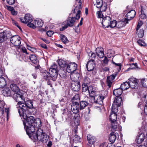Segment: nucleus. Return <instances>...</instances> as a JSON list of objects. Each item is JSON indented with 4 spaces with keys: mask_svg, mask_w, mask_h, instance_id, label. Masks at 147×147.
<instances>
[{
    "mask_svg": "<svg viewBox=\"0 0 147 147\" xmlns=\"http://www.w3.org/2000/svg\"><path fill=\"white\" fill-rule=\"evenodd\" d=\"M22 117L25 120L24 121L23 124L26 132L34 131L35 130V126L40 127L41 126V122L39 118L35 119L33 117H28L27 114L26 117Z\"/></svg>",
    "mask_w": 147,
    "mask_h": 147,
    "instance_id": "nucleus-1",
    "label": "nucleus"
},
{
    "mask_svg": "<svg viewBox=\"0 0 147 147\" xmlns=\"http://www.w3.org/2000/svg\"><path fill=\"white\" fill-rule=\"evenodd\" d=\"M33 132H26L29 138L31 139L34 142H36L38 140L43 143H46L48 140V137L43 132L41 128L38 129L36 132L35 133Z\"/></svg>",
    "mask_w": 147,
    "mask_h": 147,
    "instance_id": "nucleus-2",
    "label": "nucleus"
},
{
    "mask_svg": "<svg viewBox=\"0 0 147 147\" xmlns=\"http://www.w3.org/2000/svg\"><path fill=\"white\" fill-rule=\"evenodd\" d=\"M14 97V100L18 102L16 105V108L18 109V111L20 116H24V117L26 116V113L28 112L27 109V106L26 103L25 98L23 95L18 97L17 98V96Z\"/></svg>",
    "mask_w": 147,
    "mask_h": 147,
    "instance_id": "nucleus-3",
    "label": "nucleus"
},
{
    "mask_svg": "<svg viewBox=\"0 0 147 147\" xmlns=\"http://www.w3.org/2000/svg\"><path fill=\"white\" fill-rule=\"evenodd\" d=\"M77 6L74 10L72 11L73 16L76 15V17H69L67 19L66 24L65 25V29L68 26H73L76 22V20H78L80 18V13L82 10L81 5Z\"/></svg>",
    "mask_w": 147,
    "mask_h": 147,
    "instance_id": "nucleus-4",
    "label": "nucleus"
},
{
    "mask_svg": "<svg viewBox=\"0 0 147 147\" xmlns=\"http://www.w3.org/2000/svg\"><path fill=\"white\" fill-rule=\"evenodd\" d=\"M65 67L66 68L67 71L70 73V78L71 80L72 81L77 80V78L74 77L77 74L74 73L77 68V64L75 63H65Z\"/></svg>",
    "mask_w": 147,
    "mask_h": 147,
    "instance_id": "nucleus-5",
    "label": "nucleus"
},
{
    "mask_svg": "<svg viewBox=\"0 0 147 147\" xmlns=\"http://www.w3.org/2000/svg\"><path fill=\"white\" fill-rule=\"evenodd\" d=\"M102 26L104 28H108L110 27L113 28L115 26V20H111V18L109 16H106L103 18L102 22Z\"/></svg>",
    "mask_w": 147,
    "mask_h": 147,
    "instance_id": "nucleus-6",
    "label": "nucleus"
},
{
    "mask_svg": "<svg viewBox=\"0 0 147 147\" xmlns=\"http://www.w3.org/2000/svg\"><path fill=\"white\" fill-rule=\"evenodd\" d=\"M59 69L57 64L54 63L49 69V73L50 77L53 78V80L55 81L58 75V72H59Z\"/></svg>",
    "mask_w": 147,
    "mask_h": 147,
    "instance_id": "nucleus-7",
    "label": "nucleus"
},
{
    "mask_svg": "<svg viewBox=\"0 0 147 147\" xmlns=\"http://www.w3.org/2000/svg\"><path fill=\"white\" fill-rule=\"evenodd\" d=\"M10 88L12 91V97L14 99V97L17 96V98L23 95V94L20 92V88L18 86L15 84H12L10 85Z\"/></svg>",
    "mask_w": 147,
    "mask_h": 147,
    "instance_id": "nucleus-8",
    "label": "nucleus"
},
{
    "mask_svg": "<svg viewBox=\"0 0 147 147\" xmlns=\"http://www.w3.org/2000/svg\"><path fill=\"white\" fill-rule=\"evenodd\" d=\"M5 103L3 100H0V113L3 116H6L7 120L9 118V111L10 110L9 108H5L3 109Z\"/></svg>",
    "mask_w": 147,
    "mask_h": 147,
    "instance_id": "nucleus-9",
    "label": "nucleus"
},
{
    "mask_svg": "<svg viewBox=\"0 0 147 147\" xmlns=\"http://www.w3.org/2000/svg\"><path fill=\"white\" fill-rule=\"evenodd\" d=\"M122 98L121 97H116L113 102L112 107V111L115 112H117L118 107L120 106L122 103Z\"/></svg>",
    "mask_w": 147,
    "mask_h": 147,
    "instance_id": "nucleus-10",
    "label": "nucleus"
},
{
    "mask_svg": "<svg viewBox=\"0 0 147 147\" xmlns=\"http://www.w3.org/2000/svg\"><path fill=\"white\" fill-rule=\"evenodd\" d=\"M11 36V34L9 30H5L3 32L0 33V42H3L10 38Z\"/></svg>",
    "mask_w": 147,
    "mask_h": 147,
    "instance_id": "nucleus-11",
    "label": "nucleus"
},
{
    "mask_svg": "<svg viewBox=\"0 0 147 147\" xmlns=\"http://www.w3.org/2000/svg\"><path fill=\"white\" fill-rule=\"evenodd\" d=\"M43 24V22L41 19H38L34 20L33 23H30L27 25L29 27L35 29L36 27H42Z\"/></svg>",
    "mask_w": 147,
    "mask_h": 147,
    "instance_id": "nucleus-12",
    "label": "nucleus"
},
{
    "mask_svg": "<svg viewBox=\"0 0 147 147\" xmlns=\"http://www.w3.org/2000/svg\"><path fill=\"white\" fill-rule=\"evenodd\" d=\"M58 64L59 65V69L60 68L59 71V75L61 78L64 77V61L62 59H60L57 61Z\"/></svg>",
    "mask_w": 147,
    "mask_h": 147,
    "instance_id": "nucleus-13",
    "label": "nucleus"
},
{
    "mask_svg": "<svg viewBox=\"0 0 147 147\" xmlns=\"http://www.w3.org/2000/svg\"><path fill=\"white\" fill-rule=\"evenodd\" d=\"M10 38V41L13 45L16 46L20 45L21 43V38L18 36H13Z\"/></svg>",
    "mask_w": 147,
    "mask_h": 147,
    "instance_id": "nucleus-14",
    "label": "nucleus"
},
{
    "mask_svg": "<svg viewBox=\"0 0 147 147\" xmlns=\"http://www.w3.org/2000/svg\"><path fill=\"white\" fill-rule=\"evenodd\" d=\"M129 88L132 89H136L138 87V83L137 80L134 78H131L129 79Z\"/></svg>",
    "mask_w": 147,
    "mask_h": 147,
    "instance_id": "nucleus-15",
    "label": "nucleus"
},
{
    "mask_svg": "<svg viewBox=\"0 0 147 147\" xmlns=\"http://www.w3.org/2000/svg\"><path fill=\"white\" fill-rule=\"evenodd\" d=\"M106 96L105 95L103 96L102 94L95 95L93 98L94 102L99 105H102L103 103V99Z\"/></svg>",
    "mask_w": 147,
    "mask_h": 147,
    "instance_id": "nucleus-16",
    "label": "nucleus"
},
{
    "mask_svg": "<svg viewBox=\"0 0 147 147\" xmlns=\"http://www.w3.org/2000/svg\"><path fill=\"white\" fill-rule=\"evenodd\" d=\"M136 14V12L134 10H131L129 11L127 14L125 16L126 18L125 19L127 20L128 22V21L131 20L134 17Z\"/></svg>",
    "mask_w": 147,
    "mask_h": 147,
    "instance_id": "nucleus-17",
    "label": "nucleus"
},
{
    "mask_svg": "<svg viewBox=\"0 0 147 147\" xmlns=\"http://www.w3.org/2000/svg\"><path fill=\"white\" fill-rule=\"evenodd\" d=\"M95 65L94 59L90 60L87 63L86 67L88 71H91L94 68Z\"/></svg>",
    "mask_w": 147,
    "mask_h": 147,
    "instance_id": "nucleus-18",
    "label": "nucleus"
},
{
    "mask_svg": "<svg viewBox=\"0 0 147 147\" xmlns=\"http://www.w3.org/2000/svg\"><path fill=\"white\" fill-rule=\"evenodd\" d=\"M80 109L79 104L72 103L71 106V112L74 114L77 113Z\"/></svg>",
    "mask_w": 147,
    "mask_h": 147,
    "instance_id": "nucleus-19",
    "label": "nucleus"
},
{
    "mask_svg": "<svg viewBox=\"0 0 147 147\" xmlns=\"http://www.w3.org/2000/svg\"><path fill=\"white\" fill-rule=\"evenodd\" d=\"M116 76L114 75H112L108 76L107 79V84L109 88L111 87L113 80L115 79Z\"/></svg>",
    "mask_w": 147,
    "mask_h": 147,
    "instance_id": "nucleus-20",
    "label": "nucleus"
},
{
    "mask_svg": "<svg viewBox=\"0 0 147 147\" xmlns=\"http://www.w3.org/2000/svg\"><path fill=\"white\" fill-rule=\"evenodd\" d=\"M103 49L101 47L97 48L96 50V53L97 55L100 58H102L104 57Z\"/></svg>",
    "mask_w": 147,
    "mask_h": 147,
    "instance_id": "nucleus-21",
    "label": "nucleus"
},
{
    "mask_svg": "<svg viewBox=\"0 0 147 147\" xmlns=\"http://www.w3.org/2000/svg\"><path fill=\"white\" fill-rule=\"evenodd\" d=\"M128 23L127 20L125 19L124 21H119L117 22L115 20V26L118 28H120L125 26L126 24Z\"/></svg>",
    "mask_w": 147,
    "mask_h": 147,
    "instance_id": "nucleus-22",
    "label": "nucleus"
},
{
    "mask_svg": "<svg viewBox=\"0 0 147 147\" xmlns=\"http://www.w3.org/2000/svg\"><path fill=\"white\" fill-rule=\"evenodd\" d=\"M2 93L3 95L6 96H11L12 97V93L11 92L8 88H6L3 90Z\"/></svg>",
    "mask_w": 147,
    "mask_h": 147,
    "instance_id": "nucleus-23",
    "label": "nucleus"
},
{
    "mask_svg": "<svg viewBox=\"0 0 147 147\" xmlns=\"http://www.w3.org/2000/svg\"><path fill=\"white\" fill-rule=\"evenodd\" d=\"M144 138V134L142 133L137 136L136 140L138 144H140L143 141Z\"/></svg>",
    "mask_w": 147,
    "mask_h": 147,
    "instance_id": "nucleus-24",
    "label": "nucleus"
},
{
    "mask_svg": "<svg viewBox=\"0 0 147 147\" xmlns=\"http://www.w3.org/2000/svg\"><path fill=\"white\" fill-rule=\"evenodd\" d=\"M118 136L117 134H114L113 132H111L109 136V140L112 143L114 142L117 136Z\"/></svg>",
    "mask_w": 147,
    "mask_h": 147,
    "instance_id": "nucleus-25",
    "label": "nucleus"
},
{
    "mask_svg": "<svg viewBox=\"0 0 147 147\" xmlns=\"http://www.w3.org/2000/svg\"><path fill=\"white\" fill-rule=\"evenodd\" d=\"M111 125L112 129L115 131L118 130L121 128V126L116 121L115 122H111Z\"/></svg>",
    "mask_w": 147,
    "mask_h": 147,
    "instance_id": "nucleus-26",
    "label": "nucleus"
},
{
    "mask_svg": "<svg viewBox=\"0 0 147 147\" xmlns=\"http://www.w3.org/2000/svg\"><path fill=\"white\" fill-rule=\"evenodd\" d=\"M33 18L32 15L29 13L26 14L24 17V20H25L26 23H28V24L32 23L31 22Z\"/></svg>",
    "mask_w": 147,
    "mask_h": 147,
    "instance_id": "nucleus-27",
    "label": "nucleus"
},
{
    "mask_svg": "<svg viewBox=\"0 0 147 147\" xmlns=\"http://www.w3.org/2000/svg\"><path fill=\"white\" fill-rule=\"evenodd\" d=\"M71 87L72 90L74 91H78L80 89V86L79 82H78L72 83Z\"/></svg>",
    "mask_w": 147,
    "mask_h": 147,
    "instance_id": "nucleus-28",
    "label": "nucleus"
},
{
    "mask_svg": "<svg viewBox=\"0 0 147 147\" xmlns=\"http://www.w3.org/2000/svg\"><path fill=\"white\" fill-rule=\"evenodd\" d=\"M123 90L121 88L115 89L113 91V94L116 97H119L122 94Z\"/></svg>",
    "mask_w": 147,
    "mask_h": 147,
    "instance_id": "nucleus-29",
    "label": "nucleus"
},
{
    "mask_svg": "<svg viewBox=\"0 0 147 147\" xmlns=\"http://www.w3.org/2000/svg\"><path fill=\"white\" fill-rule=\"evenodd\" d=\"M87 139L89 143L91 144H93L96 140V138L94 137L90 134L88 135Z\"/></svg>",
    "mask_w": 147,
    "mask_h": 147,
    "instance_id": "nucleus-30",
    "label": "nucleus"
},
{
    "mask_svg": "<svg viewBox=\"0 0 147 147\" xmlns=\"http://www.w3.org/2000/svg\"><path fill=\"white\" fill-rule=\"evenodd\" d=\"M110 115V119L111 122H115L116 121L117 117L116 113L117 112H115L112 111Z\"/></svg>",
    "mask_w": 147,
    "mask_h": 147,
    "instance_id": "nucleus-31",
    "label": "nucleus"
},
{
    "mask_svg": "<svg viewBox=\"0 0 147 147\" xmlns=\"http://www.w3.org/2000/svg\"><path fill=\"white\" fill-rule=\"evenodd\" d=\"M129 88V81L126 82H123L121 84L120 88L123 90H125Z\"/></svg>",
    "mask_w": 147,
    "mask_h": 147,
    "instance_id": "nucleus-32",
    "label": "nucleus"
},
{
    "mask_svg": "<svg viewBox=\"0 0 147 147\" xmlns=\"http://www.w3.org/2000/svg\"><path fill=\"white\" fill-rule=\"evenodd\" d=\"M72 103L75 104H79L80 102V98L78 94L75 95L72 98Z\"/></svg>",
    "mask_w": 147,
    "mask_h": 147,
    "instance_id": "nucleus-33",
    "label": "nucleus"
},
{
    "mask_svg": "<svg viewBox=\"0 0 147 147\" xmlns=\"http://www.w3.org/2000/svg\"><path fill=\"white\" fill-rule=\"evenodd\" d=\"M6 84L5 79L3 77H0V88L4 87Z\"/></svg>",
    "mask_w": 147,
    "mask_h": 147,
    "instance_id": "nucleus-34",
    "label": "nucleus"
},
{
    "mask_svg": "<svg viewBox=\"0 0 147 147\" xmlns=\"http://www.w3.org/2000/svg\"><path fill=\"white\" fill-rule=\"evenodd\" d=\"M29 59L34 64H36L38 62L37 57L35 55H31L29 56Z\"/></svg>",
    "mask_w": 147,
    "mask_h": 147,
    "instance_id": "nucleus-35",
    "label": "nucleus"
},
{
    "mask_svg": "<svg viewBox=\"0 0 147 147\" xmlns=\"http://www.w3.org/2000/svg\"><path fill=\"white\" fill-rule=\"evenodd\" d=\"M96 4H94L96 5V7L98 8H100L102 5L103 1L102 0H96Z\"/></svg>",
    "mask_w": 147,
    "mask_h": 147,
    "instance_id": "nucleus-36",
    "label": "nucleus"
},
{
    "mask_svg": "<svg viewBox=\"0 0 147 147\" xmlns=\"http://www.w3.org/2000/svg\"><path fill=\"white\" fill-rule=\"evenodd\" d=\"M88 103L86 101H81L80 105V110H81L83 109L87 105H88Z\"/></svg>",
    "mask_w": 147,
    "mask_h": 147,
    "instance_id": "nucleus-37",
    "label": "nucleus"
},
{
    "mask_svg": "<svg viewBox=\"0 0 147 147\" xmlns=\"http://www.w3.org/2000/svg\"><path fill=\"white\" fill-rule=\"evenodd\" d=\"M26 103L27 106V108L32 109L34 108L32 104V101L31 100H28L26 101Z\"/></svg>",
    "mask_w": 147,
    "mask_h": 147,
    "instance_id": "nucleus-38",
    "label": "nucleus"
},
{
    "mask_svg": "<svg viewBox=\"0 0 147 147\" xmlns=\"http://www.w3.org/2000/svg\"><path fill=\"white\" fill-rule=\"evenodd\" d=\"M42 75L43 77V78L45 80H47L48 79L50 75L49 74V72H48L47 71H45L42 72Z\"/></svg>",
    "mask_w": 147,
    "mask_h": 147,
    "instance_id": "nucleus-39",
    "label": "nucleus"
},
{
    "mask_svg": "<svg viewBox=\"0 0 147 147\" xmlns=\"http://www.w3.org/2000/svg\"><path fill=\"white\" fill-rule=\"evenodd\" d=\"M73 140L74 142L76 143L80 142L81 140L80 137L77 135L74 136Z\"/></svg>",
    "mask_w": 147,
    "mask_h": 147,
    "instance_id": "nucleus-40",
    "label": "nucleus"
},
{
    "mask_svg": "<svg viewBox=\"0 0 147 147\" xmlns=\"http://www.w3.org/2000/svg\"><path fill=\"white\" fill-rule=\"evenodd\" d=\"M88 88L87 85L85 84H82V91L83 92L87 93Z\"/></svg>",
    "mask_w": 147,
    "mask_h": 147,
    "instance_id": "nucleus-41",
    "label": "nucleus"
},
{
    "mask_svg": "<svg viewBox=\"0 0 147 147\" xmlns=\"http://www.w3.org/2000/svg\"><path fill=\"white\" fill-rule=\"evenodd\" d=\"M142 86L145 87H147V79H143L142 80Z\"/></svg>",
    "mask_w": 147,
    "mask_h": 147,
    "instance_id": "nucleus-42",
    "label": "nucleus"
},
{
    "mask_svg": "<svg viewBox=\"0 0 147 147\" xmlns=\"http://www.w3.org/2000/svg\"><path fill=\"white\" fill-rule=\"evenodd\" d=\"M137 43L140 45L142 46H145L146 45L144 42L141 39H139L137 41Z\"/></svg>",
    "mask_w": 147,
    "mask_h": 147,
    "instance_id": "nucleus-43",
    "label": "nucleus"
},
{
    "mask_svg": "<svg viewBox=\"0 0 147 147\" xmlns=\"http://www.w3.org/2000/svg\"><path fill=\"white\" fill-rule=\"evenodd\" d=\"M140 18L142 19H146L147 18L146 15L142 11H141V14L140 16Z\"/></svg>",
    "mask_w": 147,
    "mask_h": 147,
    "instance_id": "nucleus-44",
    "label": "nucleus"
},
{
    "mask_svg": "<svg viewBox=\"0 0 147 147\" xmlns=\"http://www.w3.org/2000/svg\"><path fill=\"white\" fill-rule=\"evenodd\" d=\"M128 65L130 66L131 69H132L136 68H138L137 63H132L129 64Z\"/></svg>",
    "mask_w": 147,
    "mask_h": 147,
    "instance_id": "nucleus-45",
    "label": "nucleus"
},
{
    "mask_svg": "<svg viewBox=\"0 0 147 147\" xmlns=\"http://www.w3.org/2000/svg\"><path fill=\"white\" fill-rule=\"evenodd\" d=\"M144 31L143 30L140 29L139 33L138 34V36L140 38L144 36Z\"/></svg>",
    "mask_w": 147,
    "mask_h": 147,
    "instance_id": "nucleus-46",
    "label": "nucleus"
},
{
    "mask_svg": "<svg viewBox=\"0 0 147 147\" xmlns=\"http://www.w3.org/2000/svg\"><path fill=\"white\" fill-rule=\"evenodd\" d=\"M90 83V81L89 78H88L86 77L85 78L84 80V83L83 84H89Z\"/></svg>",
    "mask_w": 147,
    "mask_h": 147,
    "instance_id": "nucleus-47",
    "label": "nucleus"
},
{
    "mask_svg": "<svg viewBox=\"0 0 147 147\" xmlns=\"http://www.w3.org/2000/svg\"><path fill=\"white\" fill-rule=\"evenodd\" d=\"M113 63L115 65L118 66V71L120 70L121 67V63H117L114 62L113 61H112Z\"/></svg>",
    "mask_w": 147,
    "mask_h": 147,
    "instance_id": "nucleus-48",
    "label": "nucleus"
},
{
    "mask_svg": "<svg viewBox=\"0 0 147 147\" xmlns=\"http://www.w3.org/2000/svg\"><path fill=\"white\" fill-rule=\"evenodd\" d=\"M97 14L98 16V18H103V15H102L101 11H98L97 12Z\"/></svg>",
    "mask_w": 147,
    "mask_h": 147,
    "instance_id": "nucleus-49",
    "label": "nucleus"
},
{
    "mask_svg": "<svg viewBox=\"0 0 147 147\" xmlns=\"http://www.w3.org/2000/svg\"><path fill=\"white\" fill-rule=\"evenodd\" d=\"M88 94H89L90 97H93V98H94L95 95H95V92L94 90L92 91H91Z\"/></svg>",
    "mask_w": 147,
    "mask_h": 147,
    "instance_id": "nucleus-50",
    "label": "nucleus"
},
{
    "mask_svg": "<svg viewBox=\"0 0 147 147\" xmlns=\"http://www.w3.org/2000/svg\"><path fill=\"white\" fill-rule=\"evenodd\" d=\"M7 2L8 4L10 5H12L14 3L15 0H7Z\"/></svg>",
    "mask_w": 147,
    "mask_h": 147,
    "instance_id": "nucleus-51",
    "label": "nucleus"
},
{
    "mask_svg": "<svg viewBox=\"0 0 147 147\" xmlns=\"http://www.w3.org/2000/svg\"><path fill=\"white\" fill-rule=\"evenodd\" d=\"M27 49L33 52L36 51V49H35L34 48L31 47L29 46H28Z\"/></svg>",
    "mask_w": 147,
    "mask_h": 147,
    "instance_id": "nucleus-52",
    "label": "nucleus"
},
{
    "mask_svg": "<svg viewBox=\"0 0 147 147\" xmlns=\"http://www.w3.org/2000/svg\"><path fill=\"white\" fill-rule=\"evenodd\" d=\"M46 34L48 36L51 37L53 34V32L52 31H49L47 32Z\"/></svg>",
    "mask_w": 147,
    "mask_h": 147,
    "instance_id": "nucleus-53",
    "label": "nucleus"
},
{
    "mask_svg": "<svg viewBox=\"0 0 147 147\" xmlns=\"http://www.w3.org/2000/svg\"><path fill=\"white\" fill-rule=\"evenodd\" d=\"M103 61L104 64H107L108 62L109 61V60L107 58L106 56L105 57L104 59L103 60Z\"/></svg>",
    "mask_w": 147,
    "mask_h": 147,
    "instance_id": "nucleus-54",
    "label": "nucleus"
},
{
    "mask_svg": "<svg viewBox=\"0 0 147 147\" xmlns=\"http://www.w3.org/2000/svg\"><path fill=\"white\" fill-rule=\"evenodd\" d=\"M93 90H94L93 88V87L91 86H89L88 88L87 93H89L90 92L92 91Z\"/></svg>",
    "mask_w": 147,
    "mask_h": 147,
    "instance_id": "nucleus-55",
    "label": "nucleus"
},
{
    "mask_svg": "<svg viewBox=\"0 0 147 147\" xmlns=\"http://www.w3.org/2000/svg\"><path fill=\"white\" fill-rule=\"evenodd\" d=\"M142 24V22L140 21L138 22L136 28V30H138Z\"/></svg>",
    "mask_w": 147,
    "mask_h": 147,
    "instance_id": "nucleus-56",
    "label": "nucleus"
},
{
    "mask_svg": "<svg viewBox=\"0 0 147 147\" xmlns=\"http://www.w3.org/2000/svg\"><path fill=\"white\" fill-rule=\"evenodd\" d=\"M40 45L42 48L45 49H47V47L46 44L43 43H40Z\"/></svg>",
    "mask_w": 147,
    "mask_h": 147,
    "instance_id": "nucleus-57",
    "label": "nucleus"
},
{
    "mask_svg": "<svg viewBox=\"0 0 147 147\" xmlns=\"http://www.w3.org/2000/svg\"><path fill=\"white\" fill-rule=\"evenodd\" d=\"M106 147H115V145L113 143L108 144Z\"/></svg>",
    "mask_w": 147,
    "mask_h": 147,
    "instance_id": "nucleus-58",
    "label": "nucleus"
},
{
    "mask_svg": "<svg viewBox=\"0 0 147 147\" xmlns=\"http://www.w3.org/2000/svg\"><path fill=\"white\" fill-rule=\"evenodd\" d=\"M90 57L92 58L91 60L93 59H94L96 57V55L95 53H90Z\"/></svg>",
    "mask_w": 147,
    "mask_h": 147,
    "instance_id": "nucleus-59",
    "label": "nucleus"
},
{
    "mask_svg": "<svg viewBox=\"0 0 147 147\" xmlns=\"http://www.w3.org/2000/svg\"><path fill=\"white\" fill-rule=\"evenodd\" d=\"M6 8L8 10L11 11L13 9V8L10 6H6Z\"/></svg>",
    "mask_w": 147,
    "mask_h": 147,
    "instance_id": "nucleus-60",
    "label": "nucleus"
},
{
    "mask_svg": "<svg viewBox=\"0 0 147 147\" xmlns=\"http://www.w3.org/2000/svg\"><path fill=\"white\" fill-rule=\"evenodd\" d=\"M83 0H76V2L77 3H78V5L80 6L81 5L82 2H83Z\"/></svg>",
    "mask_w": 147,
    "mask_h": 147,
    "instance_id": "nucleus-61",
    "label": "nucleus"
},
{
    "mask_svg": "<svg viewBox=\"0 0 147 147\" xmlns=\"http://www.w3.org/2000/svg\"><path fill=\"white\" fill-rule=\"evenodd\" d=\"M40 39L47 44H49V41L45 38H40Z\"/></svg>",
    "mask_w": 147,
    "mask_h": 147,
    "instance_id": "nucleus-62",
    "label": "nucleus"
},
{
    "mask_svg": "<svg viewBox=\"0 0 147 147\" xmlns=\"http://www.w3.org/2000/svg\"><path fill=\"white\" fill-rule=\"evenodd\" d=\"M11 13L13 15H16L17 14V12L14 9H13L11 11Z\"/></svg>",
    "mask_w": 147,
    "mask_h": 147,
    "instance_id": "nucleus-63",
    "label": "nucleus"
},
{
    "mask_svg": "<svg viewBox=\"0 0 147 147\" xmlns=\"http://www.w3.org/2000/svg\"><path fill=\"white\" fill-rule=\"evenodd\" d=\"M144 113L146 115H147V103H146L144 109Z\"/></svg>",
    "mask_w": 147,
    "mask_h": 147,
    "instance_id": "nucleus-64",
    "label": "nucleus"
}]
</instances>
